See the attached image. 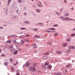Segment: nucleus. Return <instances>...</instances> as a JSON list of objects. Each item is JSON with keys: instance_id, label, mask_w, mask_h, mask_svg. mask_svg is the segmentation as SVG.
<instances>
[{"instance_id": "f257e3e1", "label": "nucleus", "mask_w": 75, "mask_h": 75, "mask_svg": "<svg viewBox=\"0 0 75 75\" xmlns=\"http://www.w3.org/2000/svg\"><path fill=\"white\" fill-rule=\"evenodd\" d=\"M29 71L30 72H33L36 71V69L34 67H31L29 69Z\"/></svg>"}, {"instance_id": "f03ea898", "label": "nucleus", "mask_w": 75, "mask_h": 75, "mask_svg": "<svg viewBox=\"0 0 75 75\" xmlns=\"http://www.w3.org/2000/svg\"><path fill=\"white\" fill-rule=\"evenodd\" d=\"M41 67L43 70H45V69H46V66H45L44 65H42Z\"/></svg>"}, {"instance_id": "7ed1b4c3", "label": "nucleus", "mask_w": 75, "mask_h": 75, "mask_svg": "<svg viewBox=\"0 0 75 75\" xmlns=\"http://www.w3.org/2000/svg\"><path fill=\"white\" fill-rule=\"evenodd\" d=\"M30 65V63L29 62H27L25 64V66L26 67H29Z\"/></svg>"}, {"instance_id": "20e7f679", "label": "nucleus", "mask_w": 75, "mask_h": 75, "mask_svg": "<svg viewBox=\"0 0 75 75\" xmlns=\"http://www.w3.org/2000/svg\"><path fill=\"white\" fill-rule=\"evenodd\" d=\"M32 46L33 47V48H37V46L36 45V44H34L32 45Z\"/></svg>"}, {"instance_id": "39448f33", "label": "nucleus", "mask_w": 75, "mask_h": 75, "mask_svg": "<svg viewBox=\"0 0 75 75\" xmlns=\"http://www.w3.org/2000/svg\"><path fill=\"white\" fill-rule=\"evenodd\" d=\"M67 45V43H63L62 44V46H63V47H66Z\"/></svg>"}, {"instance_id": "423d86ee", "label": "nucleus", "mask_w": 75, "mask_h": 75, "mask_svg": "<svg viewBox=\"0 0 75 75\" xmlns=\"http://www.w3.org/2000/svg\"><path fill=\"white\" fill-rule=\"evenodd\" d=\"M63 72L64 74H67L68 73V70H64L63 71Z\"/></svg>"}, {"instance_id": "0eeeda50", "label": "nucleus", "mask_w": 75, "mask_h": 75, "mask_svg": "<svg viewBox=\"0 0 75 75\" xmlns=\"http://www.w3.org/2000/svg\"><path fill=\"white\" fill-rule=\"evenodd\" d=\"M48 30H55V29L54 28H49L47 29Z\"/></svg>"}, {"instance_id": "6e6552de", "label": "nucleus", "mask_w": 75, "mask_h": 75, "mask_svg": "<svg viewBox=\"0 0 75 75\" xmlns=\"http://www.w3.org/2000/svg\"><path fill=\"white\" fill-rule=\"evenodd\" d=\"M47 68H49V69H51L52 68V66L50 64L49 65L48 67Z\"/></svg>"}, {"instance_id": "1a4fd4ad", "label": "nucleus", "mask_w": 75, "mask_h": 75, "mask_svg": "<svg viewBox=\"0 0 75 75\" xmlns=\"http://www.w3.org/2000/svg\"><path fill=\"white\" fill-rule=\"evenodd\" d=\"M56 54H61L62 52L59 51H57L56 52Z\"/></svg>"}, {"instance_id": "9d476101", "label": "nucleus", "mask_w": 75, "mask_h": 75, "mask_svg": "<svg viewBox=\"0 0 75 75\" xmlns=\"http://www.w3.org/2000/svg\"><path fill=\"white\" fill-rule=\"evenodd\" d=\"M48 58V57H47L45 56H43L42 58L43 59H47Z\"/></svg>"}, {"instance_id": "9b49d317", "label": "nucleus", "mask_w": 75, "mask_h": 75, "mask_svg": "<svg viewBox=\"0 0 75 75\" xmlns=\"http://www.w3.org/2000/svg\"><path fill=\"white\" fill-rule=\"evenodd\" d=\"M9 61L11 62H13L14 61V60L13 59L11 58H10L9 59Z\"/></svg>"}, {"instance_id": "f8f14e48", "label": "nucleus", "mask_w": 75, "mask_h": 75, "mask_svg": "<svg viewBox=\"0 0 75 75\" xmlns=\"http://www.w3.org/2000/svg\"><path fill=\"white\" fill-rule=\"evenodd\" d=\"M36 37V38H40V36L39 35H35L34 36V37Z\"/></svg>"}, {"instance_id": "ddd939ff", "label": "nucleus", "mask_w": 75, "mask_h": 75, "mask_svg": "<svg viewBox=\"0 0 75 75\" xmlns=\"http://www.w3.org/2000/svg\"><path fill=\"white\" fill-rule=\"evenodd\" d=\"M10 51H11V52H14V51H15V49H11L10 50Z\"/></svg>"}, {"instance_id": "4468645a", "label": "nucleus", "mask_w": 75, "mask_h": 75, "mask_svg": "<svg viewBox=\"0 0 75 75\" xmlns=\"http://www.w3.org/2000/svg\"><path fill=\"white\" fill-rule=\"evenodd\" d=\"M24 41H26L27 42H30V41L27 39H25L24 40Z\"/></svg>"}, {"instance_id": "2eb2a0df", "label": "nucleus", "mask_w": 75, "mask_h": 75, "mask_svg": "<svg viewBox=\"0 0 75 75\" xmlns=\"http://www.w3.org/2000/svg\"><path fill=\"white\" fill-rule=\"evenodd\" d=\"M44 55H49V53L47 52L44 54Z\"/></svg>"}, {"instance_id": "dca6fc26", "label": "nucleus", "mask_w": 75, "mask_h": 75, "mask_svg": "<svg viewBox=\"0 0 75 75\" xmlns=\"http://www.w3.org/2000/svg\"><path fill=\"white\" fill-rule=\"evenodd\" d=\"M68 17H66L64 18V19H62L63 20H68Z\"/></svg>"}, {"instance_id": "f3484780", "label": "nucleus", "mask_w": 75, "mask_h": 75, "mask_svg": "<svg viewBox=\"0 0 75 75\" xmlns=\"http://www.w3.org/2000/svg\"><path fill=\"white\" fill-rule=\"evenodd\" d=\"M11 0H8V5H9V4H10V2H11Z\"/></svg>"}, {"instance_id": "a211bd4d", "label": "nucleus", "mask_w": 75, "mask_h": 75, "mask_svg": "<svg viewBox=\"0 0 75 75\" xmlns=\"http://www.w3.org/2000/svg\"><path fill=\"white\" fill-rule=\"evenodd\" d=\"M64 16L65 17H68V16H69V14L68 13L64 15Z\"/></svg>"}, {"instance_id": "6ab92c4d", "label": "nucleus", "mask_w": 75, "mask_h": 75, "mask_svg": "<svg viewBox=\"0 0 75 75\" xmlns=\"http://www.w3.org/2000/svg\"><path fill=\"white\" fill-rule=\"evenodd\" d=\"M11 70L13 72V71H14V69L13 68V67H12L11 68Z\"/></svg>"}, {"instance_id": "aec40b11", "label": "nucleus", "mask_w": 75, "mask_h": 75, "mask_svg": "<svg viewBox=\"0 0 75 75\" xmlns=\"http://www.w3.org/2000/svg\"><path fill=\"white\" fill-rule=\"evenodd\" d=\"M71 66V64H68L67 66H66V67H69Z\"/></svg>"}, {"instance_id": "412c9836", "label": "nucleus", "mask_w": 75, "mask_h": 75, "mask_svg": "<svg viewBox=\"0 0 75 75\" xmlns=\"http://www.w3.org/2000/svg\"><path fill=\"white\" fill-rule=\"evenodd\" d=\"M4 64L5 66H7V64H8V63H7V62H4Z\"/></svg>"}, {"instance_id": "4be33fe9", "label": "nucleus", "mask_w": 75, "mask_h": 75, "mask_svg": "<svg viewBox=\"0 0 75 75\" xmlns=\"http://www.w3.org/2000/svg\"><path fill=\"white\" fill-rule=\"evenodd\" d=\"M67 41H71V39L68 38L66 40Z\"/></svg>"}, {"instance_id": "5701e85b", "label": "nucleus", "mask_w": 75, "mask_h": 75, "mask_svg": "<svg viewBox=\"0 0 75 75\" xmlns=\"http://www.w3.org/2000/svg\"><path fill=\"white\" fill-rule=\"evenodd\" d=\"M18 51L17 50H16L15 52L13 53V54H17V53H18Z\"/></svg>"}, {"instance_id": "b1692460", "label": "nucleus", "mask_w": 75, "mask_h": 75, "mask_svg": "<svg viewBox=\"0 0 75 75\" xmlns=\"http://www.w3.org/2000/svg\"><path fill=\"white\" fill-rule=\"evenodd\" d=\"M45 31H46V32H48V33H52V31L50 30H45Z\"/></svg>"}, {"instance_id": "393cba45", "label": "nucleus", "mask_w": 75, "mask_h": 75, "mask_svg": "<svg viewBox=\"0 0 75 75\" xmlns=\"http://www.w3.org/2000/svg\"><path fill=\"white\" fill-rule=\"evenodd\" d=\"M36 11L37 12H38V13H39V12H40V10H39V9H37L36 10Z\"/></svg>"}, {"instance_id": "a878e982", "label": "nucleus", "mask_w": 75, "mask_h": 75, "mask_svg": "<svg viewBox=\"0 0 75 75\" xmlns=\"http://www.w3.org/2000/svg\"><path fill=\"white\" fill-rule=\"evenodd\" d=\"M13 41L14 43H17V42L16 41V40H13Z\"/></svg>"}, {"instance_id": "bb28decb", "label": "nucleus", "mask_w": 75, "mask_h": 75, "mask_svg": "<svg viewBox=\"0 0 75 75\" xmlns=\"http://www.w3.org/2000/svg\"><path fill=\"white\" fill-rule=\"evenodd\" d=\"M7 42H8V43H11V42L10 40H8L7 41Z\"/></svg>"}, {"instance_id": "cd10ccee", "label": "nucleus", "mask_w": 75, "mask_h": 75, "mask_svg": "<svg viewBox=\"0 0 75 75\" xmlns=\"http://www.w3.org/2000/svg\"><path fill=\"white\" fill-rule=\"evenodd\" d=\"M58 35V34L57 33H55L54 34V36H57V35Z\"/></svg>"}, {"instance_id": "c85d7f7f", "label": "nucleus", "mask_w": 75, "mask_h": 75, "mask_svg": "<svg viewBox=\"0 0 75 75\" xmlns=\"http://www.w3.org/2000/svg\"><path fill=\"white\" fill-rule=\"evenodd\" d=\"M72 49H75V47L73 46H72Z\"/></svg>"}, {"instance_id": "c756f323", "label": "nucleus", "mask_w": 75, "mask_h": 75, "mask_svg": "<svg viewBox=\"0 0 75 75\" xmlns=\"http://www.w3.org/2000/svg\"><path fill=\"white\" fill-rule=\"evenodd\" d=\"M45 65L47 66V65H49V63H45Z\"/></svg>"}, {"instance_id": "7c9ffc66", "label": "nucleus", "mask_w": 75, "mask_h": 75, "mask_svg": "<svg viewBox=\"0 0 75 75\" xmlns=\"http://www.w3.org/2000/svg\"><path fill=\"white\" fill-rule=\"evenodd\" d=\"M20 29L21 30H26V28H20Z\"/></svg>"}, {"instance_id": "2f4dec72", "label": "nucleus", "mask_w": 75, "mask_h": 75, "mask_svg": "<svg viewBox=\"0 0 75 75\" xmlns=\"http://www.w3.org/2000/svg\"><path fill=\"white\" fill-rule=\"evenodd\" d=\"M21 1H22V0H18V1L19 3H21Z\"/></svg>"}, {"instance_id": "473e14b6", "label": "nucleus", "mask_w": 75, "mask_h": 75, "mask_svg": "<svg viewBox=\"0 0 75 75\" xmlns=\"http://www.w3.org/2000/svg\"><path fill=\"white\" fill-rule=\"evenodd\" d=\"M25 23H26V24H28V23H29V22H28L27 21H25Z\"/></svg>"}, {"instance_id": "72a5a7b5", "label": "nucleus", "mask_w": 75, "mask_h": 75, "mask_svg": "<svg viewBox=\"0 0 75 75\" xmlns=\"http://www.w3.org/2000/svg\"><path fill=\"white\" fill-rule=\"evenodd\" d=\"M9 47L10 48H13V47L12 46H10Z\"/></svg>"}, {"instance_id": "f704fd0d", "label": "nucleus", "mask_w": 75, "mask_h": 75, "mask_svg": "<svg viewBox=\"0 0 75 75\" xmlns=\"http://www.w3.org/2000/svg\"><path fill=\"white\" fill-rule=\"evenodd\" d=\"M21 42H22V43H24V41L23 40H21Z\"/></svg>"}, {"instance_id": "c9c22d12", "label": "nucleus", "mask_w": 75, "mask_h": 75, "mask_svg": "<svg viewBox=\"0 0 75 75\" xmlns=\"http://www.w3.org/2000/svg\"><path fill=\"white\" fill-rule=\"evenodd\" d=\"M69 49H72V46H69L68 47Z\"/></svg>"}, {"instance_id": "e433bc0d", "label": "nucleus", "mask_w": 75, "mask_h": 75, "mask_svg": "<svg viewBox=\"0 0 75 75\" xmlns=\"http://www.w3.org/2000/svg\"><path fill=\"white\" fill-rule=\"evenodd\" d=\"M30 35H25L26 37H30Z\"/></svg>"}, {"instance_id": "4c0bfd02", "label": "nucleus", "mask_w": 75, "mask_h": 75, "mask_svg": "<svg viewBox=\"0 0 75 75\" xmlns=\"http://www.w3.org/2000/svg\"><path fill=\"white\" fill-rule=\"evenodd\" d=\"M67 51L68 52H71V50H67Z\"/></svg>"}, {"instance_id": "58836bf2", "label": "nucleus", "mask_w": 75, "mask_h": 75, "mask_svg": "<svg viewBox=\"0 0 75 75\" xmlns=\"http://www.w3.org/2000/svg\"><path fill=\"white\" fill-rule=\"evenodd\" d=\"M68 20H69V21H70L71 20H74L73 19L71 18V19H68Z\"/></svg>"}, {"instance_id": "ea45409f", "label": "nucleus", "mask_w": 75, "mask_h": 75, "mask_svg": "<svg viewBox=\"0 0 75 75\" xmlns=\"http://www.w3.org/2000/svg\"><path fill=\"white\" fill-rule=\"evenodd\" d=\"M60 18H62V19H64V16H62L60 17Z\"/></svg>"}, {"instance_id": "a19ab883", "label": "nucleus", "mask_w": 75, "mask_h": 75, "mask_svg": "<svg viewBox=\"0 0 75 75\" xmlns=\"http://www.w3.org/2000/svg\"><path fill=\"white\" fill-rule=\"evenodd\" d=\"M55 27H58V25H54Z\"/></svg>"}, {"instance_id": "79ce46f5", "label": "nucleus", "mask_w": 75, "mask_h": 75, "mask_svg": "<svg viewBox=\"0 0 75 75\" xmlns=\"http://www.w3.org/2000/svg\"><path fill=\"white\" fill-rule=\"evenodd\" d=\"M34 31H37V29H34Z\"/></svg>"}, {"instance_id": "37998d69", "label": "nucleus", "mask_w": 75, "mask_h": 75, "mask_svg": "<svg viewBox=\"0 0 75 75\" xmlns=\"http://www.w3.org/2000/svg\"><path fill=\"white\" fill-rule=\"evenodd\" d=\"M18 51H21V49H19L18 50Z\"/></svg>"}, {"instance_id": "c03bdc74", "label": "nucleus", "mask_w": 75, "mask_h": 75, "mask_svg": "<svg viewBox=\"0 0 75 75\" xmlns=\"http://www.w3.org/2000/svg\"><path fill=\"white\" fill-rule=\"evenodd\" d=\"M39 24H40V25H43V23H39Z\"/></svg>"}, {"instance_id": "a18cd8bd", "label": "nucleus", "mask_w": 75, "mask_h": 75, "mask_svg": "<svg viewBox=\"0 0 75 75\" xmlns=\"http://www.w3.org/2000/svg\"><path fill=\"white\" fill-rule=\"evenodd\" d=\"M71 35H73V36H75V34H71Z\"/></svg>"}, {"instance_id": "49530a36", "label": "nucleus", "mask_w": 75, "mask_h": 75, "mask_svg": "<svg viewBox=\"0 0 75 75\" xmlns=\"http://www.w3.org/2000/svg\"><path fill=\"white\" fill-rule=\"evenodd\" d=\"M15 35H11V37H15Z\"/></svg>"}, {"instance_id": "de8ad7c7", "label": "nucleus", "mask_w": 75, "mask_h": 75, "mask_svg": "<svg viewBox=\"0 0 75 75\" xmlns=\"http://www.w3.org/2000/svg\"><path fill=\"white\" fill-rule=\"evenodd\" d=\"M2 57H4V54H2Z\"/></svg>"}, {"instance_id": "09e8293b", "label": "nucleus", "mask_w": 75, "mask_h": 75, "mask_svg": "<svg viewBox=\"0 0 75 75\" xmlns=\"http://www.w3.org/2000/svg\"><path fill=\"white\" fill-rule=\"evenodd\" d=\"M17 75H19L20 74L19 73H16Z\"/></svg>"}, {"instance_id": "8fccbe9b", "label": "nucleus", "mask_w": 75, "mask_h": 75, "mask_svg": "<svg viewBox=\"0 0 75 75\" xmlns=\"http://www.w3.org/2000/svg\"><path fill=\"white\" fill-rule=\"evenodd\" d=\"M38 7H41V5H40L39 4L38 5Z\"/></svg>"}, {"instance_id": "3c124183", "label": "nucleus", "mask_w": 75, "mask_h": 75, "mask_svg": "<svg viewBox=\"0 0 75 75\" xmlns=\"http://www.w3.org/2000/svg\"><path fill=\"white\" fill-rule=\"evenodd\" d=\"M19 70H17L16 71V72H19Z\"/></svg>"}, {"instance_id": "603ef678", "label": "nucleus", "mask_w": 75, "mask_h": 75, "mask_svg": "<svg viewBox=\"0 0 75 75\" xmlns=\"http://www.w3.org/2000/svg\"><path fill=\"white\" fill-rule=\"evenodd\" d=\"M48 44H51V43L48 42Z\"/></svg>"}, {"instance_id": "864d4df0", "label": "nucleus", "mask_w": 75, "mask_h": 75, "mask_svg": "<svg viewBox=\"0 0 75 75\" xmlns=\"http://www.w3.org/2000/svg\"><path fill=\"white\" fill-rule=\"evenodd\" d=\"M64 1H65V3H67V1H66L65 0H64Z\"/></svg>"}, {"instance_id": "5fc2aeb1", "label": "nucleus", "mask_w": 75, "mask_h": 75, "mask_svg": "<svg viewBox=\"0 0 75 75\" xmlns=\"http://www.w3.org/2000/svg\"><path fill=\"white\" fill-rule=\"evenodd\" d=\"M34 65H34V66H35V65H37V64L35 63V64H34Z\"/></svg>"}, {"instance_id": "6e6d98bb", "label": "nucleus", "mask_w": 75, "mask_h": 75, "mask_svg": "<svg viewBox=\"0 0 75 75\" xmlns=\"http://www.w3.org/2000/svg\"><path fill=\"white\" fill-rule=\"evenodd\" d=\"M18 63V62H17V63L16 64V65H17Z\"/></svg>"}, {"instance_id": "4d7b16f0", "label": "nucleus", "mask_w": 75, "mask_h": 75, "mask_svg": "<svg viewBox=\"0 0 75 75\" xmlns=\"http://www.w3.org/2000/svg\"><path fill=\"white\" fill-rule=\"evenodd\" d=\"M39 3H40V5H41V4H42L41 2H39Z\"/></svg>"}, {"instance_id": "13d9d810", "label": "nucleus", "mask_w": 75, "mask_h": 75, "mask_svg": "<svg viewBox=\"0 0 75 75\" xmlns=\"http://www.w3.org/2000/svg\"><path fill=\"white\" fill-rule=\"evenodd\" d=\"M57 15H59V13H58L57 12Z\"/></svg>"}, {"instance_id": "bf43d9fd", "label": "nucleus", "mask_w": 75, "mask_h": 75, "mask_svg": "<svg viewBox=\"0 0 75 75\" xmlns=\"http://www.w3.org/2000/svg\"><path fill=\"white\" fill-rule=\"evenodd\" d=\"M26 46H29V45H26Z\"/></svg>"}, {"instance_id": "052dcab7", "label": "nucleus", "mask_w": 75, "mask_h": 75, "mask_svg": "<svg viewBox=\"0 0 75 75\" xmlns=\"http://www.w3.org/2000/svg\"><path fill=\"white\" fill-rule=\"evenodd\" d=\"M1 52V50L0 49V52Z\"/></svg>"}, {"instance_id": "680f3d73", "label": "nucleus", "mask_w": 75, "mask_h": 75, "mask_svg": "<svg viewBox=\"0 0 75 75\" xmlns=\"http://www.w3.org/2000/svg\"><path fill=\"white\" fill-rule=\"evenodd\" d=\"M13 65H17V64H13Z\"/></svg>"}, {"instance_id": "e2e57ef3", "label": "nucleus", "mask_w": 75, "mask_h": 75, "mask_svg": "<svg viewBox=\"0 0 75 75\" xmlns=\"http://www.w3.org/2000/svg\"><path fill=\"white\" fill-rule=\"evenodd\" d=\"M27 13H24V15H25Z\"/></svg>"}, {"instance_id": "0e129e2a", "label": "nucleus", "mask_w": 75, "mask_h": 75, "mask_svg": "<svg viewBox=\"0 0 75 75\" xmlns=\"http://www.w3.org/2000/svg\"><path fill=\"white\" fill-rule=\"evenodd\" d=\"M73 30H75V28L74 29H73Z\"/></svg>"}, {"instance_id": "69168bd1", "label": "nucleus", "mask_w": 75, "mask_h": 75, "mask_svg": "<svg viewBox=\"0 0 75 75\" xmlns=\"http://www.w3.org/2000/svg\"><path fill=\"white\" fill-rule=\"evenodd\" d=\"M0 28H3V27H1Z\"/></svg>"}, {"instance_id": "338daca9", "label": "nucleus", "mask_w": 75, "mask_h": 75, "mask_svg": "<svg viewBox=\"0 0 75 75\" xmlns=\"http://www.w3.org/2000/svg\"><path fill=\"white\" fill-rule=\"evenodd\" d=\"M72 9L73 10V8H72Z\"/></svg>"}, {"instance_id": "774afa93", "label": "nucleus", "mask_w": 75, "mask_h": 75, "mask_svg": "<svg viewBox=\"0 0 75 75\" xmlns=\"http://www.w3.org/2000/svg\"><path fill=\"white\" fill-rule=\"evenodd\" d=\"M32 1H34V0H32Z\"/></svg>"}]
</instances>
